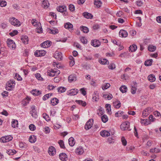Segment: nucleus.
Instances as JSON below:
<instances>
[{
	"mask_svg": "<svg viewBox=\"0 0 161 161\" xmlns=\"http://www.w3.org/2000/svg\"><path fill=\"white\" fill-rule=\"evenodd\" d=\"M101 119L103 123H105L108 121V119L106 115H104L101 117Z\"/></svg>",
	"mask_w": 161,
	"mask_h": 161,
	"instance_id": "nucleus-41",
	"label": "nucleus"
},
{
	"mask_svg": "<svg viewBox=\"0 0 161 161\" xmlns=\"http://www.w3.org/2000/svg\"><path fill=\"white\" fill-rule=\"evenodd\" d=\"M69 8L71 11H74L75 10V7L73 4H70L69 5Z\"/></svg>",
	"mask_w": 161,
	"mask_h": 161,
	"instance_id": "nucleus-64",
	"label": "nucleus"
},
{
	"mask_svg": "<svg viewBox=\"0 0 161 161\" xmlns=\"http://www.w3.org/2000/svg\"><path fill=\"white\" fill-rule=\"evenodd\" d=\"M7 42L8 46L11 49L15 48V43L12 40L8 39L7 41Z\"/></svg>",
	"mask_w": 161,
	"mask_h": 161,
	"instance_id": "nucleus-5",
	"label": "nucleus"
},
{
	"mask_svg": "<svg viewBox=\"0 0 161 161\" xmlns=\"http://www.w3.org/2000/svg\"><path fill=\"white\" fill-rule=\"evenodd\" d=\"M19 147L22 149H25L26 148V145L22 142H20L19 144Z\"/></svg>",
	"mask_w": 161,
	"mask_h": 161,
	"instance_id": "nucleus-51",
	"label": "nucleus"
},
{
	"mask_svg": "<svg viewBox=\"0 0 161 161\" xmlns=\"http://www.w3.org/2000/svg\"><path fill=\"white\" fill-rule=\"evenodd\" d=\"M60 159L62 161H66L68 160L67 155L65 153H60L59 155Z\"/></svg>",
	"mask_w": 161,
	"mask_h": 161,
	"instance_id": "nucleus-11",
	"label": "nucleus"
},
{
	"mask_svg": "<svg viewBox=\"0 0 161 161\" xmlns=\"http://www.w3.org/2000/svg\"><path fill=\"white\" fill-rule=\"evenodd\" d=\"M156 49V47L153 45H150L148 47V50L150 52H154Z\"/></svg>",
	"mask_w": 161,
	"mask_h": 161,
	"instance_id": "nucleus-36",
	"label": "nucleus"
},
{
	"mask_svg": "<svg viewBox=\"0 0 161 161\" xmlns=\"http://www.w3.org/2000/svg\"><path fill=\"white\" fill-rule=\"evenodd\" d=\"M46 53V52L44 50H37L35 52L34 54L36 57H41L44 56Z\"/></svg>",
	"mask_w": 161,
	"mask_h": 161,
	"instance_id": "nucleus-3",
	"label": "nucleus"
},
{
	"mask_svg": "<svg viewBox=\"0 0 161 161\" xmlns=\"http://www.w3.org/2000/svg\"><path fill=\"white\" fill-rule=\"evenodd\" d=\"M137 49L136 46L135 44H133L129 47V50L131 52L135 51Z\"/></svg>",
	"mask_w": 161,
	"mask_h": 161,
	"instance_id": "nucleus-28",
	"label": "nucleus"
},
{
	"mask_svg": "<svg viewBox=\"0 0 161 161\" xmlns=\"http://www.w3.org/2000/svg\"><path fill=\"white\" fill-rule=\"evenodd\" d=\"M119 90L122 92L125 93L127 92V88L125 86L123 85L120 87Z\"/></svg>",
	"mask_w": 161,
	"mask_h": 161,
	"instance_id": "nucleus-31",
	"label": "nucleus"
},
{
	"mask_svg": "<svg viewBox=\"0 0 161 161\" xmlns=\"http://www.w3.org/2000/svg\"><path fill=\"white\" fill-rule=\"evenodd\" d=\"M99 62L102 64H106L109 63L108 60L105 59H101L99 60Z\"/></svg>",
	"mask_w": 161,
	"mask_h": 161,
	"instance_id": "nucleus-30",
	"label": "nucleus"
},
{
	"mask_svg": "<svg viewBox=\"0 0 161 161\" xmlns=\"http://www.w3.org/2000/svg\"><path fill=\"white\" fill-rule=\"evenodd\" d=\"M84 151L83 150L82 147H80L76 149L75 152L76 153L78 154V155H81L82 154Z\"/></svg>",
	"mask_w": 161,
	"mask_h": 161,
	"instance_id": "nucleus-21",
	"label": "nucleus"
},
{
	"mask_svg": "<svg viewBox=\"0 0 161 161\" xmlns=\"http://www.w3.org/2000/svg\"><path fill=\"white\" fill-rule=\"evenodd\" d=\"M68 80L70 82L74 81L76 80V76L75 74H71L68 77Z\"/></svg>",
	"mask_w": 161,
	"mask_h": 161,
	"instance_id": "nucleus-15",
	"label": "nucleus"
},
{
	"mask_svg": "<svg viewBox=\"0 0 161 161\" xmlns=\"http://www.w3.org/2000/svg\"><path fill=\"white\" fill-rule=\"evenodd\" d=\"M31 93L33 95L38 96L41 94V92L38 90L35 89V90H32L31 92Z\"/></svg>",
	"mask_w": 161,
	"mask_h": 161,
	"instance_id": "nucleus-37",
	"label": "nucleus"
},
{
	"mask_svg": "<svg viewBox=\"0 0 161 161\" xmlns=\"http://www.w3.org/2000/svg\"><path fill=\"white\" fill-rule=\"evenodd\" d=\"M101 136L103 137H108L110 136V133L107 130H103L100 132Z\"/></svg>",
	"mask_w": 161,
	"mask_h": 161,
	"instance_id": "nucleus-18",
	"label": "nucleus"
},
{
	"mask_svg": "<svg viewBox=\"0 0 161 161\" xmlns=\"http://www.w3.org/2000/svg\"><path fill=\"white\" fill-rule=\"evenodd\" d=\"M69 143L70 146H74L75 144L74 139L72 137H70L69 139Z\"/></svg>",
	"mask_w": 161,
	"mask_h": 161,
	"instance_id": "nucleus-25",
	"label": "nucleus"
},
{
	"mask_svg": "<svg viewBox=\"0 0 161 161\" xmlns=\"http://www.w3.org/2000/svg\"><path fill=\"white\" fill-rule=\"evenodd\" d=\"M58 143L61 148H65L64 142L63 140H60L58 142Z\"/></svg>",
	"mask_w": 161,
	"mask_h": 161,
	"instance_id": "nucleus-48",
	"label": "nucleus"
},
{
	"mask_svg": "<svg viewBox=\"0 0 161 161\" xmlns=\"http://www.w3.org/2000/svg\"><path fill=\"white\" fill-rule=\"evenodd\" d=\"M6 89L7 90L10 91L14 88V83L8 82L6 83Z\"/></svg>",
	"mask_w": 161,
	"mask_h": 161,
	"instance_id": "nucleus-16",
	"label": "nucleus"
},
{
	"mask_svg": "<svg viewBox=\"0 0 161 161\" xmlns=\"http://www.w3.org/2000/svg\"><path fill=\"white\" fill-rule=\"evenodd\" d=\"M113 104L114 107L116 108H119L120 107L121 103L119 101L117 100V101L114 102Z\"/></svg>",
	"mask_w": 161,
	"mask_h": 161,
	"instance_id": "nucleus-23",
	"label": "nucleus"
},
{
	"mask_svg": "<svg viewBox=\"0 0 161 161\" xmlns=\"http://www.w3.org/2000/svg\"><path fill=\"white\" fill-rule=\"evenodd\" d=\"M148 80L150 82H153L156 80L155 76L154 75L151 74L150 75L147 77Z\"/></svg>",
	"mask_w": 161,
	"mask_h": 161,
	"instance_id": "nucleus-22",
	"label": "nucleus"
},
{
	"mask_svg": "<svg viewBox=\"0 0 161 161\" xmlns=\"http://www.w3.org/2000/svg\"><path fill=\"white\" fill-rule=\"evenodd\" d=\"M18 33V31L17 30H14L12 32H10L9 33V35L11 36H14L15 35H17Z\"/></svg>",
	"mask_w": 161,
	"mask_h": 161,
	"instance_id": "nucleus-58",
	"label": "nucleus"
},
{
	"mask_svg": "<svg viewBox=\"0 0 161 161\" xmlns=\"http://www.w3.org/2000/svg\"><path fill=\"white\" fill-rule=\"evenodd\" d=\"M105 107L108 113L109 114H110L111 105L110 104H106Z\"/></svg>",
	"mask_w": 161,
	"mask_h": 161,
	"instance_id": "nucleus-44",
	"label": "nucleus"
},
{
	"mask_svg": "<svg viewBox=\"0 0 161 161\" xmlns=\"http://www.w3.org/2000/svg\"><path fill=\"white\" fill-rule=\"evenodd\" d=\"M92 101L96 102L99 99L98 93L97 91H95L93 94L92 97Z\"/></svg>",
	"mask_w": 161,
	"mask_h": 161,
	"instance_id": "nucleus-14",
	"label": "nucleus"
},
{
	"mask_svg": "<svg viewBox=\"0 0 161 161\" xmlns=\"http://www.w3.org/2000/svg\"><path fill=\"white\" fill-rule=\"evenodd\" d=\"M18 124V121L17 120L14 119L12 122V126L13 128L17 127Z\"/></svg>",
	"mask_w": 161,
	"mask_h": 161,
	"instance_id": "nucleus-33",
	"label": "nucleus"
},
{
	"mask_svg": "<svg viewBox=\"0 0 161 161\" xmlns=\"http://www.w3.org/2000/svg\"><path fill=\"white\" fill-rule=\"evenodd\" d=\"M123 114V112L122 111H119L116 112L115 114V116L118 117L121 116Z\"/></svg>",
	"mask_w": 161,
	"mask_h": 161,
	"instance_id": "nucleus-61",
	"label": "nucleus"
},
{
	"mask_svg": "<svg viewBox=\"0 0 161 161\" xmlns=\"http://www.w3.org/2000/svg\"><path fill=\"white\" fill-rule=\"evenodd\" d=\"M150 108H148L146 109L142 113V116L143 117H145L149 114L151 112Z\"/></svg>",
	"mask_w": 161,
	"mask_h": 161,
	"instance_id": "nucleus-17",
	"label": "nucleus"
},
{
	"mask_svg": "<svg viewBox=\"0 0 161 161\" xmlns=\"http://www.w3.org/2000/svg\"><path fill=\"white\" fill-rule=\"evenodd\" d=\"M80 40L83 44H86L87 43V40L84 37H81L80 38Z\"/></svg>",
	"mask_w": 161,
	"mask_h": 161,
	"instance_id": "nucleus-49",
	"label": "nucleus"
},
{
	"mask_svg": "<svg viewBox=\"0 0 161 161\" xmlns=\"http://www.w3.org/2000/svg\"><path fill=\"white\" fill-rule=\"evenodd\" d=\"M64 27L68 29L72 30H73V25L70 23L68 22L64 25Z\"/></svg>",
	"mask_w": 161,
	"mask_h": 161,
	"instance_id": "nucleus-24",
	"label": "nucleus"
},
{
	"mask_svg": "<svg viewBox=\"0 0 161 161\" xmlns=\"http://www.w3.org/2000/svg\"><path fill=\"white\" fill-rule=\"evenodd\" d=\"M35 77L39 80H42L43 78L41 77V75L39 73H36L35 75Z\"/></svg>",
	"mask_w": 161,
	"mask_h": 161,
	"instance_id": "nucleus-53",
	"label": "nucleus"
},
{
	"mask_svg": "<svg viewBox=\"0 0 161 161\" xmlns=\"http://www.w3.org/2000/svg\"><path fill=\"white\" fill-rule=\"evenodd\" d=\"M7 5V3L5 1H0V6L2 7H5Z\"/></svg>",
	"mask_w": 161,
	"mask_h": 161,
	"instance_id": "nucleus-63",
	"label": "nucleus"
},
{
	"mask_svg": "<svg viewBox=\"0 0 161 161\" xmlns=\"http://www.w3.org/2000/svg\"><path fill=\"white\" fill-rule=\"evenodd\" d=\"M152 59L147 60L145 62L144 64L147 66H150L152 64Z\"/></svg>",
	"mask_w": 161,
	"mask_h": 161,
	"instance_id": "nucleus-40",
	"label": "nucleus"
},
{
	"mask_svg": "<svg viewBox=\"0 0 161 161\" xmlns=\"http://www.w3.org/2000/svg\"><path fill=\"white\" fill-rule=\"evenodd\" d=\"M110 85L109 83H106L102 87V89L103 90H104L110 87Z\"/></svg>",
	"mask_w": 161,
	"mask_h": 161,
	"instance_id": "nucleus-50",
	"label": "nucleus"
},
{
	"mask_svg": "<svg viewBox=\"0 0 161 161\" xmlns=\"http://www.w3.org/2000/svg\"><path fill=\"white\" fill-rule=\"evenodd\" d=\"M31 114L32 116L35 118L37 117V115L36 114V111L35 108V106H32L31 108Z\"/></svg>",
	"mask_w": 161,
	"mask_h": 161,
	"instance_id": "nucleus-13",
	"label": "nucleus"
},
{
	"mask_svg": "<svg viewBox=\"0 0 161 161\" xmlns=\"http://www.w3.org/2000/svg\"><path fill=\"white\" fill-rule=\"evenodd\" d=\"M51 43V42L49 41H47L43 42L41 44V46L43 48H46L50 46Z\"/></svg>",
	"mask_w": 161,
	"mask_h": 161,
	"instance_id": "nucleus-10",
	"label": "nucleus"
},
{
	"mask_svg": "<svg viewBox=\"0 0 161 161\" xmlns=\"http://www.w3.org/2000/svg\"><path fill=\"white\" fill-rule=\"evenodd\" d=\"M48 153L49 155L53 156L56 153V149L53 146H50L48 148Z\"/></svg>",
	"mask_w": 161,
	"mask_h": 161,
	"instance_id": "nucleus-8",
	"label": "nucleus"
},
{
	"mask_svg": "<svg viewBox=\"0 0 161 161\" xmlns=\"http://www.w3.org/2000/svg\"><path fill=\"white\" fill-rule=\"evenodd\" d=\"M57 9L58 11L60 12H63L66 10V8L65 6H62L57 7Z\"/></svg>",
	"mask_w": 161,
	"mask_h": 161,
	"instance_id": "nucleus-20",
	"label": "nucleus"
},
{
	"mask_svg": "<svg viewBox=\"0 0 161 161\" xmlns=\"http://www.w3.org/2000/svg\"><path fill=\"white\" fill-rule=\"evenodd\" d=\"M78 92V90L76 89H71L67 92L68 95L70 96L75 95Z\"/></svg>",
	"mask_w": 161,
	"mask_h": 161,
	"instance_id": "nucleus-7",
	"label": "nucleus"
},
{
	"mask_svg": "<svg viewBox=\"0 0 161 161\" xmlns=\"http://www.w3.org/2000/svg\"><path fill=\"white\" fill-rule=\"evenodd\" d=\"M16 153V151L14 149H9L7 151V153L9 155H13Z\"/></svg>",
	"mask_w": 161,
	"mask_h": 161,
	"instance_id": "nucleus-34",
	"label": "nucleus"
},
{
	"mask_svg": "<svg viewBox=\"0 0 161 161\" xmlns=\"http://www.w3.org/2000/svg\"><path fill=\"white\" fill-rule=\"evenodd\" d=\"M29 128L30 130L32 131L35 130L36 129V127L34 125L31 124L29 126Z\"/></svg>",
	"mask_w": 161,
	"mask_h": 161,
	"instance_id": "nucleus-57",
	"label": "nucleus"
},
{
	"mask_svg": "<svg viewBox=\"0 0 161 161\" xmlns=\"http://www.w3.org/2000/svg\"><path fill=\"white\" fill-rule=\"evenodd\" d=\"M66 89L63 87H60L58 88V91L59 92L62 93L65 91Z\"/></svg>",
	"mask_w": 161,
	"mask_h": 161,
	"instance_id": "nucleus-42",
	"label": "nucleus"
},
{
	"mask_svg": "<svg viewBox=\"0 0 161 161\" xmlns=\"http://www.w3.org/2000/svg\"><path fill=\"white\" fill-rule=\"evenodd\" d=\"M53 71L55 74V76L59 75L60 73V71L57 69H53Z\"/></svg>",
	"mask_w": 161,
	"mask_h": 161,
	"instance_id": "nucleus-56",
	"label": "nucleus"
},
{
	"mask_svg": "<svg viewBox=\"0 0 161 161\" xmlns=\"http://www.w3.org/2000/svg\"><path fill=\"white\" fill-rule=\"evenodd\" d=\"M91 44L94 47H98L100 46L101 43L99 40L95 39L91 41Z\"/></svg>",
	"mask_w": 161,
	"mask_h": 161,
	"instance_id": "nucleus-12",
	"label": "nucleus"
},
{
	"mask_svg": "<svg viewBox=\"0 0 161 161\" xmlns=\"http://www.w3.org/2000/svg\"><path fill=\"white\" fill-rule=\"evenodd\" d=\"M9 21L11 24L14 26H19L20 25L19 21L14 17L11 18L9 19Z\"/></svg>",
	"mask_w": 161,
	"mask_h": 161,
	"instance_id": "nucleus-1",
	"label": "nucleus"
},
{
	"mask_svg": "<svg viewBox=\"0 0 161 161\" xmlns=\"http://www.w3.org/2000/svg\"><path fill=\"white\" fill-rule=\"evenodd\" d=\"M49 6V3L47 0H43L42 2V6L45 8H47Z\"/></svg>",
	"mask_w": 161,
	"mask_h": 161,
	"instance_id": "nucleus-27",
	"label": "nucleus"
},
{
	"mask_svg": "<svg viewBox=\"0 0 161 161\" xmlns=\"http://www.w3.org/2000/svg\"><path fill=\"white\" fill-rule=\"evenodd\" d=\"M136 90L137 88L136 87L133 86H131V92L132 94H135L136 92Z\"/></svg>",
	"mask_w": 161,
	"mask_h": 161,
	"instance_id": "nucleus-47",
	"label": "nucleus"
},
{
	"mask_svg": "<svg viewBox=\"0 0 161 161\" xmlns=\"http://www.w3.org/2000/svg\"><path fill=\"white\" fill-rule=\"evenodd\" d=\"M36 32L38 33H41L42 32V29L41 26H39L37 28Z\"/></svg>",
	"mask_w": 161,
	"mask_h": 161,
	"instance_id": "nucleus-59",
	"label": "nucleus"
},
{
	"mask_svg": "<svg viewBox=\"0 0 161 161\" xmlns=\"http://www.w3.org/2000/svg\"><path fill=\"white\" fill-rule=\"evenodd\" d=\"M141 122L142 124L144 125H147L148 124V119H141Z\"/></svg>",
	"mask_w": 161,
	"mask_h": 161,
	"instance_id": "nucleus-54",
	"label": "nucleus"
},
{
	"mask_svg": "<svg viewBox=\"0 0 161 161\" xmlns=\"http://www.w3.org/2000/svg\"><path fill=\"white\" fill-rule=\"evenodd\" d=\"M42 116L43 118L47 121L50 120V119L49 116L46 113L43 114Z\"/></svg>",
	"mask_w": 161,
	"mask_h": 161,
	"instance_id": "nucleus-43",
	"label": "nucleus"
},
{
	"mask_svg": "<svg viewBox=\"0 0 161 161\" xmlns=\"http://www.w3.org/2000/svg\"><path fill=\"white\" fill-rule=\"evenodd\" d=\"M29 141L31 143L34 142L36 141V139L35 138L34 136H30L29 140Z\"/></svg>",
	"mask_w": 161,
	"mask_h": 161,
	"instance_id": "nucleus-45",
	"label": "nucleus"
},
{
	"mask_svg": "<svg viewBox=\"0 0 161 161\" xmlns=\"http://www.w3.org/2000/svg\"><path fill=\"white\" fill-rule=\"evenodd\" d=\"M80 29L85 33H87L89 32L88 28L86 26H81L80 27Z\"/></svg>",
	"mask_w": 161,
	"mask_h": 161,
	"instance_id": "nucleus-32",
	"label": "nucleus"
},
{
	"mask_svg": "<svg viewBox=\"0 0 161 161\" xmlns=\"http://www.w3.org/2000/svg\"><path fill=\"white\" fill-rule=\"evenodd\" d=\"M121 142L123 145L125 146L127 144V141L124 137H122L121 138Z\"/></svg>",
	"mask_w": 161,
	"mask_h": 161,
	"instance_id": "nucleus-60",
	"label": "nucleus"
},
{
	"mask_svg": "<svg viewBox=\"0 0 161 161\" xmlns=\"http://www.w3.org/2000/svg\"><path fill=\"white\" fill-rule=\"evenodd\" d=\"M52 95L51 94L48 93L46 94L45 95H44L43 97V99L44 100H46L49 97H50Z\"/></svg>",
	"mask_w": 161,
	"mask_h": 161,
	"instance_id": "nucleus-52",
	"label": "nucleus"
},
{
	"mask_svg": "<svg viewBox=\"0 0 161 161\" xmlns=\"http://www.w3.org/2000/svg\"><path fill=\"white\" fill-rule=\"evenodd\" d=\"M134 147L132 146H129L126 147V150L130 153H131L134 149Z\"/></svg>",
	"mask_w": 161,
	"mask_h": 161,
	"instance_id": "nucleus-46",
	"label": "nucleus"
},
{
	"mask_svg": "<svg viewBox=\"0 0 161 161\" xmlns=\"http://www.w3.org/2000/svg\"><path fill=\"white\" fill-rule=\"evenodd\" d=\"M130 127V123L128 121L123 123L120 125L121 129L122 130H125L128 129Z\"/></svg>",
	"mask_w": 161,
	"mask_h": 161,
	"instance_id": "nucleus-2",
	"label": "nucleus"
},
{
	"mask_svg": "<svg viewBox=\"0 0 161 161\" xmlns=\"http://www.w3.org/2000/svg\"><path fill=\"white\" fill-rule=\"evenodd\" d=\"M102 3L99 0H95L94 2V4L97 7H99L101 6Z\"/></svg>",
	"mask_w": 161,
	"mask_h": 161,
	"instance_id": "nucleus-38",
	"label": "nucleus"
},
{
	"mask_svg": "<svg viewBox=\"0 0 161 161\" xmlns=\"http://www.w3.org/2000/svg\"><path fill=\"white\" fill-rule=\"evenodd\" d=\"M119 35L120 37H126L127 36L128 33L126 31L122 29L119 32Z\"/></svg>",
	"mask_w": 161,
	"mask_h": 161,
	"instance_id": "nucleus-9",
	"label": "nucleus"
},
{
	"mask_svg": "<svg viewBox=\"0 0 161 161\" xmlns=\"http://www.w3.org/2000/svg\"><path fill=\"white\" fill-rule=\"evenodd\" d=\"M83 15L85 18L87 19H91L93 17L92 14L86 12L83 13Z\"/></svg>",
	"mask_w": 161,
	"mask_h": 161,
	"instance_id": "nucleus-26",
	"label": "nucleus"
},
{
	"mask_svg": "<svg viewBox=\"0 0 161 161\" xmlns=\"http://www.w3.org/2000/svg\"><path fill=\"white\" fill-rule=\"evenodd\" d=\"M54 58L58 60H61L62 59L63 56L60 52L56 51L54 55Z\"/></svg>",
	"mask_w": 161,
	"mask_h": 161,
	"instance_id": "nucleus-6",
	"label": "nucleus"
},
{
	"mask_svg": "<svg viewBox=\"0 0 161 161\" xmlns=\"http://www.w3.org/2000/svg\"><path fill=\"white\" fill-rule=\"evenodd\" d=\"M75 102L77 103L80 105H81L84 107L85 106L86 104V102L82 100H76Z\"/></svg>",
	"mask_w": 161,
	"mask_h": 161,
	"instance_id": "nucleus-39",
	"label": "nucleus"
},
{
	"mask_svg": "<svg viewBox=\"0 0 161 161\" xmlns=\"http://www.w3.org/2000/svg\"><path fill=\"white\" fill-rule=\"evenodd\" d=\"M50 31V33L53 34H57L58 33V30L54 28L53 29H49Z\"/></svg>",
	"mask_w": 161,
	"mask_h": 161,
	"instance_id": "nucleus-35",
	"label": "nucleus"
},
{
	"mask_svg": "<svg viewBox=\"0 0 161 161\" xmlns=\"http://www.w3.org/2000/svg\"><path fill=\"white\" fill-rule=\"evenodd\" d=\"M58 100L56 98H54L51 100V103L53 105H55L58 103Z\"/></svg>",
	"mask_w": 161,
	"mask_h": 161,
	"instance_id": "nucleus-29",
	"label": "nucleus"
},
{
	"mask_svg": "<svg viewBox=\"0 0 161 161\" xmlns=\"http://www.w3.org/2000/svg\"><path fill=\"white\" fill-rule=\"evenodd\" d=\"M93 120L92 119H89L86 123L85 128L86 130L90 129L93 125Z\"/></svg>",
	"mask_w": 161,
	"mask_h": 161,
	"instance_id": "nucleus-4",
	"label": "nucleus"
},
{
	"mask_svg": "<svg viewBox=\"0 0 161 161\" xmlns=\"http://www.w3.org/2000/svg\"><path fill=\"white\" fill-rule=\"evenodd\" d=\"M21 40L22 42L25 44H26L28 43L29 39L27 36H22L21 38Z\"/></svg>",
	"mask_w": 161,
	"mask_h": 161,
	"instance_id": "nucleus-19",
	"label": "nucleus"
},
{
	"mask_svg": "<svg viewBox=\"0 0 161 161\" xmlns=\"http://www.w3.org/2000/svg\"><path fill=\"white\" fill-rule=\"evenodd\" d=\"M48 75L50 76H54L55 74L53 71V69H51L50 72H48Z\"/></svg>",
	"mask_w": 161,
	"mask_h": 161,
	"instance_id": "nucleus-62",
	"label": "nucleus"
},
{
	"mask_svg": "<svg viewBox=\"0 0 161 161\" xmlns=\"http://www.w3.org/2000/svg\"><path fill=\"white\" fill-rule=\"evenodd\" d=\"M108 68L110 69L113 70L115 68V66L114 63H111L108 66Z\"/></svg>",
	"mask_w": 161,
	"mask_h": 161,
	"instance_id": "nucleus-55",
	"label": "nucleus"
}]
</instances>
